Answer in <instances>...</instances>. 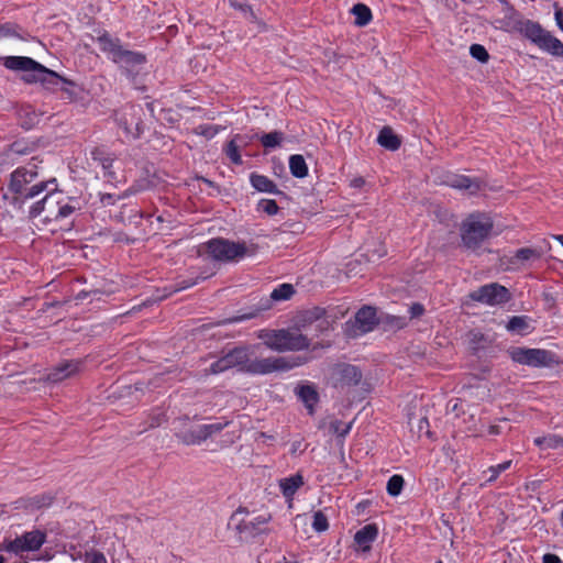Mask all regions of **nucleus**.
Listing matches in <instances>:
<instances>
[{"label":"nucleus","instance_id":"33","mask_svg":"<svg viewBox=\"0 0 563 563\" xmlns=\"http://www.w3.org/2000/svg\"><path fill=\"white\" fill-rule=\"evenodd\" d=\"M298 397L306 405L310 415H313V407L319 400L317 390L310 385L300 386L298 389Z\"/></svg>","mask_w":563,"mask_h":563},{"label":"nucleus","instance_id":"57","mask_svg":"<svg viewBox=\"0 0 563 563\" xmlns=\"http://www.w3.org/2000/svg\"><path fill=\"white\" fill-rule=\"evenodd\" d=\"M554 18L558 26L563 31V9L555 5Z\"/></svg>","mask_w":563,"mask_h":563},{"label":"nucleus","instance_id":"17","mask_svg":"<svg viewBox=\"0 0 563 563\" xmlns=\"http://www.w3.org/2000/svg\"><path fill=\"white\" fill-rule=\"evenodd\" d=\"M516 29L520 34L530 40L537 46L547 33V31L541 26L539 22L528 19L518 21L516 23Z\"/></svg>","mask_w":563,"mask_h":563},{"label":"nucleus","instance_id":"38","mask_svg":"<svg viewBox=\"0 0 563 563\" xmlns=\"http://www.w3.org/2000/svg\"><path fill=\"white\" fill-rule=\"evenodd\" d=\"M534 443L543 449H560L563 448V438L555 434H550L543 438H537Z\"/></svg>","mask_w":563,"mask_h":563},{"label":"nucleus","instance_id":"55","mask_svg":"<svg viewBox=\"0 0 563 563\" xmlns=\"http://www.w3.org/2000/svg\"><path fill=\"white\" fill-rule=\"evenodd\" d=\"M75 87H76V85L67 86V85L60 84L58 90L66 93L69 100H75L77 98V92L74 89Z\"/></svg>","mask_w":563,"mask_h":563},{"label":"nucleus","instance_id":"64","mask_svg":"<svg viewBox=\"0 0 563 563\" xmlns=\"http://www.w3.org/2000/svg\"><path fill=\"white\" fill-rule=\"evenodd\" d=\"M199 179L201 181H203L205 184H207L209 187H214V183L212 180H209V179H207L205 177H199Z\"/></svg>","mask_w":563,"mask_h":563},{"label":"nucleus","instance_id":"20","mask_svg":"<svg viewBox=\"0 0 563 563\" xmlns=\"http://www.w3.org/2000/svg\"><path fill=\"white\" fill-rule=\"evenodd\" d=\"M53 501L54 496L51 493H43L31 497L20 498L19 500L15 501V508L37 510L51 506Z\"/></svg>","mask_w":563,"mask_h":563},{"label":"nucleus","instance_id":"42","mask_svg":"<svg viewBox=\"0 0 563 563\" xmlns=\"http://www.w3.org/2000/svg\"><path fill=\"white\" fill-rule=\"evenodd\" d=\"M213 273H201L199 276H197L196 278H186V279H181L179 282H177L175 284V288H174V292L176 291H180V290H184V289H187V288H190L195 285H197L200 280H206L207 278H209L210 276H212Z\"/></svg>","mask_w":563,"mask_h":563},{"label":"nucleus","instance_id":"5","mask_svg":"<svg viewBox=\"0 0 563 563\" xmlns=\"http://www.w3.org/2000/svg\"><path fill=\"white\" fill-rule=\"evenodd\" d=\"M493 221L484 214H471L461 227V239L464 247L477 250L489 236Z\"/></svg>","mask_w":563,"mask_h":563},{"label":"nucleus","instance_id":"34","mask_svg":"<svg viewBox=\"0 0 563 563\" xmlns=\"http://www.w3.org/2000/svg\"><path fill=\"white\" fill-rule=\"evenodd\" d=\"M529 320L530 318L528 316H514L507 322L506 329L509 332L526 335L530 332Z\"/></svg>","mask_w":563,"mask_h":563},{"label":"nucleus","instance_id":"4","mask_svg":"<svg viewBox=\"0 0 563 563\" xmlns=\"http://www.w3.org/2000/svg\"><path fill=\"white\" fill-rule=\"evenodd\" d=\"M210 256L220 262H234L244 256H253L256 254L257 246L252 244L247 246L244 242H233L227 239H211L205 244Z\"/></svg>","mask_w":563,"mask_h":563},{"label":"nucleus","instance_id":"60","mask_svg":"<svg viewBox=\"0 0 563 563\" xmlns=\"http://www.w3.org/2000/svg\"><path fill=\"white\" fill-rule=\"evenodd\" d=\"M365 185V179L363 177H355L350 181V186L355 189H360Z\"/></svg>","mask_w":563,"mask_h":563},{"label":"nucleus","instance_id":"12","mask_svg":"<svg viewBox=\"0 0 563 563\" xmlns=\"http://www.w3.org/2000/svg\"><path fill=\"white\" fill-rule=\"evenodd\" d=\"M62 197L63 191L56 190L55 188L48 189L47 194L41 200L32 205L29 211V217L34 219L44 212V221H55Z\"/></svg>","mask_w":563,"mask_h":563},{"label":"nucleus","instance_id":"63","mask_svg":"<svg viewBox=\"0 0 563 563\" xmlns=\"http://www.w3.org/2000/svg\"><path fill=\"white\" fill-rule=\"evenodd\" d=\"M488 432H489V434L497 435L500 433V428L497 424H492L488 428Z\"/></svg>","mask_w":563,"mask_h":563},{"label":"nucleus","instance_id":"6","mask_svg":"<svg viewBox=\"0 0 563 563\" xmlns=\"http://www.w3.org/2000/svg\"><path fill=\"white\" fill-rule=\"evenodd\" d=\"M115 121L128 137L139 139L144 130V109L140 104L126 103L115 111Z\"/></svg>","mask_w":563,"mask_h":563},{"label":"nucleus","instance_id":"18","mask_svg":"<svg viewBox=\"0 0 563 563\" xmlns=\"http://www.w3.org/2000/svg\"><path fill=\"white\" fill-rule=\"evenodd\" d=\"M91 158L101 166L103 177L107 178L108 181L117 180L115 172L112 170L114 157L110 153L106 152L101 147H96L91 151Z\"/></svg>","mask_w":563,"mask_h":563},{"label":"nucleus","instance_id":"40","mask_svg":"<svg viewBox=\"0 0 563 563\" xmlns=\"http://www.w3.org/2000/svg\"><path fill=\"white\" fill-rule=\"evenodd\" d=\"M283 140L284 133L280 131L265 133L260 137V141L265 148H275L280 145Z\"/></svg>","mask_w":563,"mask_h":563},{"label":"nucleus","instance_id":"58","mask_svg":"<svg viewBox=\"0 0 563 563\" xmlns=\"http://www.w3.org/2000/svg\"><path fill=\"white\" fill-rule=\"evenodd\" d=\"M471 335H472L471 343L474 344V349L476 350L478 347L479 343L485 339L484 334H482L479 332H474V333H471Z\"/></svg>","mask_w":563,"mask_h":563},{"label":"nucleus","instance_id":"22","mask_svg":"<svg viewBox=\"0 0 563 563\" xmlns=\"http://www.w3.org/2000/svg\"><path fill=\"white\" fill-rule=\"evenodd\" d=\"M97 43L103 53H107L111 56L112 62H114L115 58H118V55H120L121 52L124 49L120 38L112 37L107 32L98 36Z\"/></svg>","mask_w":563,"mask_h":563},{"label":"nucleus","instance_id":"8","mask_svg":"<svg viewBox=\"0 0 563 563\" xmlns=\"http://www.w3.org/2000/svg\"><path fill=\"white\" fill-rule=\"evenodd\" d=\"M472 301L495 307L509 302L512 298L510 290L499 283L485 284L471 291L467 296Z\"/></svg>","mask_w":563,"mask_h":563},{"label":"nucleus","instance_id":"47","mask_svg":"<svg viewBox=\"0 0 563 563\" xmlns=\"http://www.w3.org/2000/svg\"><path fill=\"white\" fill-rule=\"evenodd\" d=\"M258 210L267 213L268 216L277 214L279 207L275 200L272 199H262L258 202Z\"/></svg>","mask_w":563,"mask_h":563},{"label":"nucleus","instance_id":"49","mask_svg":"<svg viewBox=\"0 0 563 563\" xmlns=\"http://www.w3.org/2000/svg\"><path fill=\"white\" fill-rule=\"evenodd\" d=\"M85 563H108L104 554L100 551H91L85 553Z\"/></svg>","mask_w":563,"mask_h":563},{"label":"nucleus","instance_id":"23","mask_svg":"<svg viewBox=\"0 0 563 563\" xmlns=\"http://www.w3.org/2000/svg\"><path fill=\"white\" fill-rule=\"evenodd\" d=\"M27 174H29V169H26L24 167L16 168L11 174L10 183H9V190L12 194L21 191L24 187H27V185L36 177V174H30V178H26Z\"/></svg>","mask_w":563,"mask_h":563},{"label":"nucleus","instance_id":"24","mask_svg":"<svg viewBox=\"0 0 563 563\" xmlns=\"http://www.w3.org/2000/svg\"><path fill=\"white\" fill-rule=\"evenodd\" d=\"M251 185L261 192L275 194V195H284L282 190L278 189L277 185L269 179L267 176L252 173L250 176Z\"/></svg>","mask_w":563,"mask_h":563},{"label":"nucleus","instance_id":"53","mask_svg":"<svg viewBox=\"0 0 563 563\" xmlns=\"http://www.w3.org/2000/svg\"><path fill=\"white\" fill-rule=\"evenodd\" d=\"M18 25L13 23H5L0 26V35L3 36H19L16 33Z\"/></svg>","mask_w":563,"mask_h":563},{"label":"nucleus","instance_id":"9","mask_svg":"<svg viewBox=\"0 0 563 563\" xmlns=\"http://www.w3.org/2000/svg\"><path fill=\"white\" fill-rule=\"evenodd\" d=\"M46 532L40 529L26 531L12 540L3 541V549L15 555H22L23 552H34L41 549L46 542Z\"/></svg>","mask_w":563,"mask_h":563},{"label":"nucleus","instance_id":"2","mask_svg":"<svg viewBox=\"0 0 563 563\" xmlns=\"http://www.w3.org/2000/svg\"><path fill=\"white\" fill-rule=\"evenodd\" d=\"M271 514H256L250 511L246 507L240 506L231 515L228 526L235 531L241 542L250 543L271 533Z\"/></svg>","mask_w":563,"mask_h":563},{"label":"nucleus","instance_id":"31","mask_svg":"<svg viewBox=\"0 0 563 563\" xmlns=\"http://www.w3.org/2000/svg\"><path fill=\"white\" fill-rule=\"evenodd\" d=\"M76 210H79V201L77 198L68 197L63 194L60 205L56 213V222L69 218Z\"/></svg>","mask_w":563,"mask_h":563},{"label":"nucleus","instance_id":"39","mask_svg":"<svg viewBox=\"0 0 563 563\" xmlns=\"http://www.w3.org/2000/svg\"><path fill=\"white\" fill-rule=\"evenodd\" d=\"M295 294V288L291 284H282L275 288L271 294V299L274 301L288 300Z\"/></svg>","mask_w":563,"mask_h":563},{"label":"nucleus","instance_id":"15","mask_svg":"<svg viewBox=\"0 0 563 563\" xmlns=\"http://www.w3.org/2000/svg\"><path fill=\"white\" fill-rule=\"evenodd\" d=\"M5 68L11 70L35 74L41 68V63L26 56H5L0 58Z\"/></svg>","mask_w":563,"mask_h":563},{"label":"nucleus","instance_id":"56","mask_svg":"<svg viewBox=\"0 0 563 563\" xmlns=\"http://www.w3.org/2000/svg\"><path fill=\"white\" fill-rule=\"evenodd\" d=\"M100 201L102 206H112L115 203V197L112 194H100Z\"/></svg>","mask_w":563,"mask_h":563},{"label":"nucleus","instance_id":"50","mask_svg":"<svg viewBox=\"0 0 563 563\" xmlns=\"http://www.w3.org/2000/svg\"><path fill=\"white\" fill-rule=\"evenodd\" d=\"M387 323L395 329H404L408 322L405 317L388 316Z\"/></svg>","mask_w":563,"mask_h":563},{"label":"nucleus","instance_id":"62","mask_svg":"<svg viewBox=\"0 0 563 563\" xmlns=\"http://www.w3.org/2000/svg\"><path fill=\"white\" fill-rule=\"evenodd\" d=\"M146 108L150 112V114L155 118V101H148L146 102Z\"/></svg>","mask_w":563,"mask_h":563},{"label":"nucleus","instance_id":"45","mask_svg":"<svg viewBox=\"0 0 563 563\" xmlns=\"http://www.w3.org/2000/svg\"><path fill=\"white\" fill-rule=\"evenodd\" d=\"M510 465H511V461H505L500 464L488 467V470L486 472H488L490 475L487 478V483L495 482L498 478V476L500 475V473L507 471L510 467Z\"/></svg>","mask_w":563,"mask_h":563},{"label":"nucleus","instance_id":"35","mask_svg":"<svg viewBox=\"0 0 563 563\" xmlns=\"http://www.w3.org/2000/svg\"><path fill=\"white\" fill-rule=\"evenodd\" d=\"M351 13L355 16L354 24L361 27L369 24L373 19L371 9L364 3L354 4Z\"/></svg>","mask_w":563,"mask_h":563},{"label":"nucleus","instance_id":"61","mask_svg":"<svg viewBox=\"0 0 563 563\" xmlns=\"http://www.w3.org/2000/svg\"><path fill=\"white\" fill-rule=\"evenodd\" d=\"M230 3L233 8L235 9H239V10H242V11H245L246 9H250V7L247 4H241V3H238L236 1L234 0H230Z\"/></svg>","mask_w":563,"mask_h":563},{"label":"nucleus","instance_id":"29","mask_svg":"<svg viewBox=\"0 0 563 563\" xmlns=\"http://www.w3.org/2000/svg\"><path fill=\"white\" fill-rule=\"evenodd\" d=\"M303 483L305 482L302 475L297 473L290 477L280 479L279 487L286 498H291L303 485Z\"/></svg>","mask_w":563,"mask_h":563},{"label":"nucleus","instance_id":"21","mask_svg":"<svg viewBox=\"0 0 563 563\" xmlns=\"http://www.w3.org/2000/svg\"><path fill=\"white\" fill-rule=\"evenodd\" d=\"M378 536V528L374 523H369L361 528L354 536V542L363 551H369L372 543Z\"/></svg>","mask_w":563,"mask_h":563},{"label":"nucleus","instance_id":"16","mask_svg":"<svg viewBox=\"0 0 563 563\" xmlns=\"http://www.w3.org/2000/svg\"><path fill=\"white\" fill-rule=\"evenodd\" d=\"M445 184L452 188L466 190L468 194L474 195L482 188V181L477 178H471L465 175L450 174L446 176Z\"/></svg>","mask_w":563,"mask_h":563},{"label":"nucleus","instance_id":"11","mask_svg":"<svg viewBox=\"0 0 563 563\" xmlns=\"http://www.w3.org/2000/svg\"><path fill=\"white\" fill-rule=\"evenodd\" d=\"M509 353L514 362L533 367L549 366L554 358V353L541 349L514 347Z\"/></svg>","mask_w":563,"mask_h":563},{"label":"nucleus","instance_id":"52","mask_svg":"<svg viewBox=\"0 0 563 563\" xmlns=\"http://www.w3.org/2000/svg\"><path fill=\"white\" fill-rule=\"evenodd\" d=\"M165 421V415L162 412L153 413L150 416L148 424L144 430H147L150 428H156L162 424V422Z\"/></svg>","mask_w":563,"mask_h":563},{"label":"nucleus","instance_id":"36","mask_svg":"<svg viewBox=\"0 0 563 563\" xmlns=\"http://www.w3.org/2000/svg\"><path fill=\"white\" fill-rule=\"evenodd\" d=\"M289 169L294 177L303 178L308 175V166L302 155L295 154L289 157Z\"/></svg>","mask_w":563,"mask_h":563},{"label":"nucleus","instance_id":"46","mask_svg":"<svg viewBox=\"0 0 563 563\" xmlns=\"http://www.w3.org/2000/svg\"><path fill=\"white\" fill-rule=\"evenodd\" d=\"M470 54L481 63H486L489 59L487 49L481 44H472L470 47Z\"/></svg>","mask_w":563,"mask_h":563},{"label":"nucleus","instance_id":"44","mask_svg":"<svg viewBox=\"0 0 563 563\" xmlns=\"http://www.w3.org/2000/svg\"><path fill=\"white\" fill-rule=\"evenodd\" d=\"M352 423H344L340 420L332 421L330 423V430L341 439H344L351 431Z\"/></svg>","mask_w":563,"mask_h":563},{"label":"nucleus","instance_id":"19","mask_svg":"<svg viewBox=\"0 0 563 563\" xmlns=\"http://www.w3.org/2000/svg\"><path fill=\"white\" fill-rule=\"evenodd\" d=\"M54 185L56 186V179H49L46 181H40L31 187H24L21 191H18L14 194L13 201L15 203H25L26 201L34 199L40 194H42L45 190H48L49 186Z\"/></svg>","mask_w":563,"mask_h":563},{"label":"nucleus","instance_id":"30","mask_svg":"<svg viewBox=\"0 0 563 563\" xmlns=\"http://www.w3.org/2000/svg\"><path fill=\"white\" fill-rule=\"evenodd\" d=\"M176 437L179 439L180 442H183L186 445L200 444L201 442L207 440V435L202 424L198 426L195 429L179 432L176 434Z\"/></svg>","mask_w":563,"mask_h":563},{"label":"nucleus","instance_id":"10","mask_svg":"<svg viewBox=\"0 0 563 563\" xmlns=\"http://www.w3.org/2000/svg\"><path fill=\"white\" fill-rule=\"evenodd\" d=\"M378 323L376 309L364 306L357 310L353 320L346 321L344 332L350 338H357L373 331Z\"/></svg>","mask_w":563,"mask_h":563},{"label":"nucleus","instance_id":"27","mask_svg":"<svg viewBox=\"0 0 563 563\" xmlns=\"http://www.w3.org/2000/svg\"><path fill=\"white\" fill-rule=\"evenodd\" d=\"M340 382L347 386H356L362 379L361 369L351 364H344L339 368Z\"/></svg>","mask_w":563,"mask_h":563},{"label":"nucleus","instance_id":"14","mask_svg":"<svg viewBox=\"0 0 563 563\" xmlns=\"http://www.w3.org/2000/svg\"><path fill=\"white\" fill-rule=\"evenodd\" d=\"M82 362L79 360H66L53 367L46 376L49 383H59L79 372Z\"/></svg>","mask_w":563,"mask_h":563},{"label":"nucleus","instance_id":"37","mask_svg":"<svg viewBox=\"0 0 563 563\" xmlns=\"http://www.w3.org/2000/svg\"><path fill=\"white\" fill-rule=\"evenodd\" d=\"M269 308H271V306H269L268 300H267L265 305L256 307L255 309H253L252 311H250L247 313H243V314L235 316V317H232V318L223 320L221 322V324L236 323V322H241V321H245V320H250V319L256 318L257 316H260L261 312H263V311H265V310H267Z\"/></svg>","mask_w":563,"mask_h":563},{"label":"nucleus","instance_id":"48","mask_svg":"<svg viewBox=\"0 0 563 563\" xmlns=\"http://www.w3.org/2000/svg\"><path fill=\"white\" fill-rule=\"evenodd\" d=\"M229 421L224 422H214L210 424H202L203 430L206 432L207 439L211 438L213 434L220 433L225 427L229 426Z\"/></svg>","mask_w":563,"mask_h":563},{"label":"nucleus","instance_id":"26","mask_svg":"<svg viewBox=\"0 0 563 563\" xmlns=\"http://www.w3.org/2000/svg\"><path fill=\"white\" fill-rule=\"evenodd\" d=\"M246 137L241 134H235L225 145L224 153L230 158V161L235 165H241L243 163L240 146L246 145Z\"/></svg>","mask_w":563,"mask_h":563},{"label":"nucleus","instance_id":"3","mask_svg":"<svg viewBox=\"0 0 563 563\" xmlns=\"http://www.w3.org/2000/svg\"><path fill=\"white\" fill-rule=\"evenodd\" d=\"M264 344L274 351H300L310 346V339L301 333L291 332L289 330H261L258 333Z\"/></svg>","mask_w":563,"mask_h":563},{"label":"nucleus","instance_id":"41","mask_svg":"<svg viewBox=\"0 0 563 563\" xmlns=\"http://www.w3.org/2000/svg\"><path fill=\"white\" fill-rule=\"evenodd\" d=\"M404 484H405V481L401 475H398V474L393 475L388 479L387 486H386V490H387L388 495H390L393 497L400 495V493L404 488Z\"/></svg>","mask_w":563,"mask_h":563},{"label":"nucleus","instance_id":"28","mask_svg":"<svg viewBox=\"0 0 563 563\" xmlns=\"http://www.w3.org/2000/svg\"><path fill=\"white\" fill-rule=\"evenodd\" d=\"M538 47L555 57H563V43L549 31H547Z\"/></svg>","mask_w":563,"mask_h":563},{"label":"nucleus","instance_id":"51","mask_svg":"<svg viewBox=\"0 0 563 563\" xmlns=\"http://www.w3.org/2000/svg\"><path fill=\"white\" fill-rule=\"evenodd\" d=\"M325 311L322 308L316 307L314 309L307 311L305 314V321H318L324 316Z\"/></svg>","mask_w":563,"mask_h":563},{"label":"nucleus","instance_id":"7","mask_svg":"<svg viewBox=\"0 0 563 563\" xmlns=\"http://www.w3.org/2000/svg\"><path fill=\"white\" fill-rule=\"evenodd\" d=\"M147 59L145 54L124 48L113 63L120 66L124 75L135 88H142V70Z\"/></svg>","mask_w":563,"mask_h":563},{"label":"nucleus","instance_id":"54","mask_svg":"<svg viewBox=\"0 0 563 563\" xmlns=\"http://www.w3.org/2000/svg\"><path fill=\"white\" fill-rule=\"evenodd\" d=\"M426 309L422 303L413 302L409 308L410 319H416L424 313Z\"/></svg>","mask_w":563,"mask_h":563},{"label":"nucleus","instance_id":"43","mask_svg":"<svg viewBox=\"0 0 563 563\" xmlns=\"http://www.w3.org/2000/svg\"><path fill=\"white\" fill-rule=\"evenodd\" d=\"M312 517H313V520H312L311 526L316 532L320 533V532H324L329 529L328 518L321 510L313 512Z\"/></svg>","mask_w":563,"mask_h":563},{"label":"nucleus","instance_id":"13","mask_svg":"<svg viewBox=\"0 0 563 563\" xmlns=\"http://www.w3.org/2000/svg\"><path fill=\"white\" fill-rule=\"evenodd\" d=\"M22 80L25 84L40 82L45 89L49 91H57L60 84L67 86H75V82L68 78H65L56 71L45 67L41 64V68L35 74H25L22 76Z\"/></svg>","mask_w":563,"mask_h":563},{"label":"nucleus","instance_id":"25","mask_svg":"<svg viewBox=\"0 0 563 563\" xmlns=\"http://www.w3.org/2000/svg\"><path fill=\"white\" fill-rule=\"evenodd\" d=\"M543 251L538 247H521L518 249L509 258V264L518 265L526 262H534L542 257Z\"/></svg>","mask_w":563,"mask_h":563},{"label":"nucleus","instance_id":"59","mask_svg":"<svg viewBox=\"0 0 563 563\" xmlns=\"http://www.w3.org/2000/svg\"><path fill=\"white\" fill-rule=\"evenodd\" d=\"M543 563H562L561 559L552 553H547L542 558Z\"/></svg>","mask_w":563,"mask_h":563},{"label":"nucleus","instance_id":"1","mask_svg":"<svg viewBox=\"0 0 563 563\" xmlns=\"http://www.w3.org/2000/svg\"><path fill=\"white\" fill-rule=\"evenodd\" d=\"M306 362L301 356H278L250 360L249 349L235 346L214 361L201 373L202 377L218 375L233 367L251 375H266L274 372H287Z\"/></svg>","mask_w":563,"mask_h":563},{"label":"nucleus","instance_id":"32","mask_svg":"<svg viewBox=\"0 0 563 563\" xmlns=\"http://www.w3.org/2000/svg\"><path fill=\"white\" fill-rule=\"evenodd\" d=\"M377 142L380 146L389 151H396L401 145L400 139L393 132V130L389 126H384L380 130L377 137Z\"/></svg>","mask_w":563,"mask_h":563}]
</instances>
